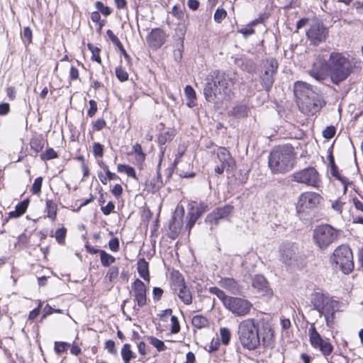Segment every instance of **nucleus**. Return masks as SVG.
Returning a JSON list of instances; mask_svg holds the SVG:
<instances>
[{
    "mask_svg": "<svg viewBox=\"0 0 363 363\" xmlns=\"http://www.w3.org/2000/svg\"><path fill=\"white\" fill-rule=\"evenodd\" d=\"M295 155L291 145L274 147L268 158L269 167L274 174H284L294 166Z\"/></svg>",
    "mask_w": 363,
    "mask_h": 363,
    "instance_id": "obj_1",
    "label": "nucleus"
},
{
    "mask_svg": "<svg viewBox=\"0 0 363 363\" xmlns=\"http://www.w3.org/2000/svg\"><path fill=\"white\" fill-rule=\"evenodd\" d=\"M238 335L242 347L250 350L261 344L259 330L253 318L244 320L239 324Z\"/></svg>",
    "mask_w": 363,
    "mask_h": 363,
    "instance_id": "obj_2",
    "label": "nucleus"
},
{
    "mask_svg": "<svg viewBox=\"0 0 363 363\" xmlns=\"http://www.w3.org/2000/svg\"><path fill=\"white\" fill-rule=\"evenodd\" d=\"M332 82L335 84L345 80L351 72L350 61L340 53L332 52L327 66Z\"/></svg>",
    "mask_w": 363,
    "mask_h": 363,
    "instance_id": "obj_3",
    "label": "nucleus"
},
{
    "mask_svg": "<svg viewBox=\"0 0 363 363\" xmlns=\"http://www.w3.org/2000/svg\"><path fill=\"white\" fill-rule=\"evenodd\" d=\"M341 233L340 229L330 224H320L313 230V241L317 247L325 250L338 240Z\"/></svg>",
    "mask_w": 363,
    "mask_h": 363,
    "instance_id": "obj_4",
    "label": "nucleus"
},
{
    "mask_svg": "<svg viewBox=\"0 0 363 363\" xmlns=\"http://www.w3.org/2000/svg\"><path fill=\"white\" fill-rule=\"evenodd\" d=\"M330 260L338 266L345 274H349L354 269L353 254L348 245L337 246L333 251Z\"/></svg>",
    "mask_w": 363,
    "mask_h": 363,
    "instance_id": "obj_5",
    "label": "nucleus"
},
{
    "mask_svg": "<svg viewBox=\"0 0 363 363\" xmlns=\"http://www.w3.org/2000/svg\"><path fill=\"white\" fill-rule=\"evenodd\" d=\"M209 79L213 80L216 84L218 89L217 92L220 94L222 100L230 98L234 82L228 74L223 71L215 70L207 77L206 81H209Z\"/></svg>",
    "mask_w": 363,
    "mask_h": 363,
    "instance_id": "obj_6",
    "label": "nucleus"
},
{
    "mask_svg": "<svg viewBox=\"0 0 363 363\" xmlns=\"http://www.w3.org/2000/svg\"><path fill=\"white\" fill-rule=\"evenodd\" d=\"M279 63L275 58L269 57L262 61V71L259 74L260 82L264 90L269 92L274 82V76L277 72Z\"/></svg>",
    "mask_w": 363,
    "mask_h": 363,
    "instance_id": "obj_7",
    "label": "nucleus"
},
{
    "mask_svg": "<svg viewBox=\"0 0 363 363\" xmlns=\"http://www.w3.org/2000/svg\"><path fill=\"white\" fill-rule=\"evenodd\" d=\"M291 180L315 188H318L321 182L319 173L313 167L294 172L291 176Z\"/></svg>",
    "mask_w": 363,
    "mask_h": 363,
    "instance_id": "obj_8",
    "label": "nucleus"
},
{
    "mask_svg": "<svg viewBox=\"0 0 363 363\" xmlns=\"http://www.w3.org/2000/svg\"><path fill=\"white\" fill-rule=\"evenodd\" d=\"M321 196L315 192L306 191L301 194L296 206L298 213H308L317 208L321 201Z\"/></svg>",
    "mask_w": 363,
    "mask_h": 363,
    "instance_id": "obj_9",
    "label": "nucleus"
},
{
    "mask_svg": "<svg viewBox=\"0 0 363 363\" xmlns=\"http://www.w3.org/2000/svg\"><path fill=\"white\" fill-rule=\"evenodd\" d=\"M225 303V308L235 317H245L249 315L253 308V305L250 301L240 297L230 296Z\"/></svg>",
    "mask_w": 363,
    "mask_h": 363,
    "instance_id": "obj_10",
    "label": "nucleus"
},
{
    "mask_svg": "<svg viewBox=\"0 0 363 363\" xmlns=\"http://www.w3.org/2000/svg\"><path fill=\"white\" fill-rule=\"evenodd\" d=\"M299 110L304 114L313 115L318 112L324 105V101L320 95L314 93L311 96L307 97L301 101H297Z\"/></svg>",
    "mask_w": 363,
    "mask_h": 363,
    "instance_id": "obj_11",
    "label": "nucleus"
},
{
    "mask_svg": "<svg viewBox=\"0 0 363 363\" xmlns=\"http://www.w3.org/2000/svg\"><path fill=\"white\" fill-rule=\"evenodd\" d=\"M310 343L315 349H318L323 356L330 355L333 351V346L328 340H323L314 325L308 330Z\"/></svg>",
    "mask_w": 363,
    "mask_h": 363,
    "instance_id": "obj_12",
    "label": "nucleus"
},
{
    "mask_svg": "<svg viewBox=\"0 0 363 363\" xmlns=\"http://www.w3.org/2000/svg\"><path fill=\"white\" fill-rule=\"evenodd\" d=\"M306 35L311 44L316 45L325 40L328 36V30L322 22H315L307 30Z\"/></svg>",
    "mask_w": 363,
    "mask_h": 363,
    "instance_id": "obj_13",
    "label": "nucleus"
},
{
    "mask_svg": "<svg viewBox=\"0 0 363 363\" xmlns=\"http://www.w3.org/2000/svg\"><path fill=\"white\" fill-rule=\"evenodd\" d=\"M233 210V206L229 204L216 208L206 216L205 222L210 224L211 229H212L213 225H217L220 220L228 219Z\"/></svg>",
    "mask_w": 363,
    "mask_h": 363,
    "instance_id": "obj_14",
    "label": "nucleus"
},
{
    "mask_svg": "<svg viewBox=\"0 0 363 363\" xmlns=\"http://www.w3.org/2000/svg\"><path fill=\"white\" fill-rule=\"evenodd\" d=\"M132 290L135 301L137 303L139 308H142L147 304V289L145 284L140 280L136 279L132 284Z\"/></svg>",
    "mask_w": 363,
    "mask_h": 363,
    "instance_id": "obj_15",
    "label": "nucleus"
},
{
    "mask_svg": "<svg viewBox=\"0 0 363 363\" xmlns=\"http://www.w3.org/2000/svg\"><path fill=\"white\" fill-rule=\"evenodd\" d=\"M167 35L161 28H154L147 37V43L150 47L158 49L166 42Z\"/></svg>",
    "mask_w": 363,
    "mask_h": 363,
    "instance_id": "obj_16",
    "label": "nucleus"
},
{
    "mask_svg": "<svg viewBox=\"0 0 363 363\" xmlns=\"http://www.w3.org/2000/svg\"><path fill=\"white\" fill-rule=\"evenodd\" d=\"M337 304L335 301L332 300L330 298L324 303V305L320 308L318 312L319 315H323L326 322V325L328 327H331L333 323L335 307Z\"/></svg>",
    "mask_w": 363,
    "mask_h": 363,
    "instance_id": "obj_17",
    "label": "nucleus"
},
{
    "mask_svg": "<svg viewBox=\"0 0 363 363\" xmlns=\"http://www.w3.org/2000/svg\"><path fill=\"white\" fill-rule=\"evenodd\" d=\"M294 93L297 101L311 96V94L314 95L315 91L313 90L311 84L298 81L294 84Z\"/></svg>",
    "mask_w": 363,
    "mask_h": 363,
    "instance_id": "obj_18",
    "label": "nucleus"
},
{
    "mask_svg": "<svg viewBox=\"0 0 363 363\" xmlns=\"http://www.w3.org/2000/svg\"><path fill=\"white\" fill-rule=\"evenodd\" d=\"M280 259L286 264L289 265L297 261L298 249L293 245H286L280 250Z\"/></svg>",
    "mask_w": 363,
    "mask_h": 363,
    "instance_id": "obj_19",
    "label": "nucleus"
},
{
    "mask_svg": "<svg viewBox=\"0 0 363 363\" xmlns=\"http://www.w3.org/2000/svg\"><path fill=\"white\" fill-rule=\"evenodd\" d=\"M328 61L326 59L323 60L319 59L318 61L313 63V68L308 72L309 74L318 82H321L325 79V72L328 71Z\"/></svg>",
    "mask_w": 363,
    "mask_h": 363,
    "instance_id": "obj_20",
    "label": "nucleus"
},
{
    "mask_svg": "<svg viewBox=\"0 0 363 363\" xmlns=\"http://www.w3.org/2000/svg\"><path fill=\"white\" fill-rule=\"evenodd\" d=\"M217 91L218 89L213 80L209 79V81H207L203 89V94L206 101L217 102L219 100H222L220 94H218Z\"/></svg>",
    "mask_w": 363,
    "mask_h": 363,
    "instance_id": "obj_21",
    "label": "nucleus"
},
{
    "mask_svg": "<svg viewBox=\"0 0 363 363\" xmlns=\"http://www.w3.org/2000/svg\"><path fill=\"white\" fill-rule=\"evenodd\" d=\"M252 286L254 289H257V292L262 295L269 296L272 294L268 281L263 275H255L252 279Z\"/></svg>",
    "mask_w": 363,
    "mask_h": 363,
    "instance_id": "obj_22",
    "label": "nucleus"
},
{
    "mask_svg": "<svg viewBox=\"0 0 363 363\" xmlns=\"http://www.w3.org/2000/svg\"><path fill=\"white\" fill-rule=\"evenodd\" d=\"M205 211V208L203 206L194 207L192 206L189 213H188V218L189 220L186 225V228L188 229L189 233L190 232L191 229L194 225L196 220L201 217L202 213Z\"/></svg>",
    "mask_w": 363,
    "mask_h": 363,
    "instance_id": "obj_23",
    "label": "nucleus"
},
{
    "mask_svg": "<svg viewBox=\"0 0 363 363\" xmlns=\"http://www.w3.org/2000/svg\"><path fill=\"white\" fill-rule=\"evenodd\" d=\"M261 344L264 346H269L272 342L274 337L273 330L269 325H264L262 330H259Z\"/></svg>",
    "mask_w": 363,
    "mask_h": 363,
    "instance_id": "obj_24",
    "label": "nucleus"
},
{
    "mask_svg": "<svg viewBox=\"0 0 363 363\" xmlns=\"http://www.w3.org/2000/svg\"><path fill=\"white\" fill-rule=\"evenodd\" d=\"M220 283L223 288L232 294H238L241 292V288L234 279L225 278L221 280Z\"/></svg>",
    "mask_w": 363,
    "mask_h": 363,
    "instance_id": "obj_25",
    "label": "nucleus"
},
{
    "mask_svg": "<svg viewBox=\"0 0 363 363\" xmlns=\"http://www.w3.org/2000/svg\"><path fill=\"white\" fill-rule=\"evenodd\" d=\"M174 291L185 305H190L192 303V294L186 285Z\"/></svg>",
    "mask_w": 363,
    "mask_h": 363,
    "instance_id": "obj_26",
    "label": "nucleus"
},
{
    "mask_svg": "<svg viewBox=\"0 0 363 363\" xmlns=\"http://www.w3.org/2000/svg\"><path fill=\"white\" fill-rule=\"evenodd\" d=\"M329 298V297L325 296L323 294L315 292L312 294L311 300L313 308L318 311Z\"/></svg>",
    "mask_w": 363,
    "mask_h": 363,
    "instance_id": "obj_27",
    "label": "nucleus"
},
{
    "mask_svg": "<svg viewBox=\"0 0 363 363\" xmlns=\"http://www.w3.org/2000/svg\"><path fill=\"white\" fill-rule=\"evenodd\" d=\"M145 186L147 190L150 191L155 192L160 190L163 186L161 175L159 173H157V177L151 180L147 181L145 183Z\"/></svg>",
    "mask_w": 363,
    "mask_h": 363,
    "instance_id": "obj_28",
    "label": "nucleus"
},
{
    "mask_svg": "<svg viewBox=\"0 0 363 363\" xmlns=\"http://www.w3.org/2000/svg\"><path fill=\"white\" fill-rule=\"evenodd\" d=\"M138 272L140 276L145 281H150L148 262L145 259H140L137 264Z\"/></svg>",
    "mask_w": 363,
    "mask_h": 363,
    "instance_id": "obj_29",
    "label": "nucleus"
},
{
    "mask_svg": "<svg viewBox=\"0 0 363 363\" xmlns=\"http://www.w3.org/2000/svg\"><path fill=\"white\" fill-rule=\"evenodd\" d=\"M28 203V199H25L22 202L19 203L18 205H16L15 211H11L9 213V217L18 218L22 216L26 211Z\"/></svg>",
    "mask_w": 363,
    "mask_h": 363,
    "instance_id": "obj_30",
    "label": "nucleus"
},
{
    "mask_svg": "<svg viewBox=\"0 0 363 363\" xmlns=\"http://www.w3.org/2000/svg\"><path fill=\"white\" fill-rule=\"evenodd\" d=\"M217 155L220 161L223 163V164H228V167H230L233 159L230 157L229 151L226 148L220 147L218 149Z\"/></svg>",
    "mask_w": 363,
    "mask_h": 363,
    "instance_id": "obj_31",
    "label": "nucleus"
},
{
    "mask_svg": "<svg viewBox=\"0 0 363 363\" xmlns=\"http://www.w3.org/2000/svg\"><path fill=\"white\" fill-rule=\"evenodd\" d=\"M121 357L124 363H130L132 359L136 357L135 354L130 350V345L125 344L121 350Z\"/></svg>",
    "mask_w": 363,
    "mask_h": 363,
    "instance_id": "obj_32",
    "label": "nucleus"
},
{
    "mask_svg": "<svg viewBox=\"0 0 363 363\" xmlns=\"http://www.w3.org/2000/svg\"><path fill=\"white\" fill-rule=\"evenodd\" d=\"M46 209H47V216L50 218L52 220H55L57 216V206L55 201L52 200H47L46 201Z\"/></svg>",
    "mask_w": 363,
    "mask_h": 363,
    "instance_id": "obj_33",
    "label": "nucleus"
},
{
    "mask_svg": "<svg viewBox=\"0 0 363 363\" xmlns=\"http://www.w3.org/2000/svg\"><path fill=\"white\" fill-rule=\"evenodd\" d=\"M186 285L184 277L177 272L172 277V289L174 291Z\"/></svg>",
    "mask_w": 363,
    "mask_h": 363,
    "instance_id": "obj_34",
    "label": "nucleus"
},
{
    "mask_svg": "<svg viewBox=\"0 0 363 363\" xmlns=\"http://www.w3.org/2000/svg\"><path fill=\"white\" fill-rule=\"evenodd\" d=\"M191 323L194 327L201 329L208 325V320L206 318L201 315H196L193 317Z\"/></svg>",
    "mask_w": 363,
    "mask_h": 363,
    "instance_id": "obj_35",
    "label": "nucleus"
},
{
    "mask_svg": "<svg viewBox=\"0 0 363 363\" xmlns=\"http://www.w3.org/2000/svg\"><path fill=\"white\" fill-rule=\"evenodd\" d=\"M208 291L211 294H215L222 301L224 306L226 305L225 302L230 298V296H227L224 291L216 286L210 287Z\"/></svg>",
    "mask_w": 363,
    "mask_h": 363,
    "instance_id": "obj_36",
    "label": "nucleus"
},
{
    "mask_svg": "<svg viewBox=\"0 0 363 363\" xmlns=\"http://www.w3.org/2000/svg\"><path fill=\"white\" fill-rule=\"evenodd\" d=\"M99 254L101 264L104 267H108L111 264L116 261V259L113 256L108 254L104 250L99 251Z\"/></svg>",
    "mask_w": 363,
    "mask_h": 363,
    "instance_id": "obj_37",
    "label": "nucleus"
},
{
    "mask_svg": "<svg viewBox=\"0 0 363 363\" xmlns=\"http://www.w3.org/2000/svg\"><path fill=\"white\" fill-rule=\"evenodd\" d=\"M45 145V140L43 138H35L30 141V147L36 152H40Z\"/></svg>",
    "mask_w": 363,
    "mask_h": 363,
    "instance_id": "obj_38",
    "label": "nucleus"
},
{
    "mask_svg": "<svg viewBox=\"0 0 363 363\" xmlns=\"http://www.w3.org/2000/svg\"><path fill=\"white\" fill-rule=\"evenodd\" d=\"M333 145H331L328 149V160H329V166L330 167V173L332 176H335V174H337L338 168L337 165L335 164V160L333 155V151H332Z\"/></svg>",
    "mask_w": 363,
    "mask_h": 363,
    "instance_id": "obj_39",
    "label": "nucleus"
},
{
    "mask_svg": "<svg viewBox=\"0 0 363 363\" xmlns=\"http://www.w3.org/2000/svg\"><path fill=\"white\" fill-rule=\"evenodd\" d=\"M148 340H149V342L152 346H154L159 352H162V351L166 350L167 347L165 346L164 343L162 340L157 339V337H153V336H150L148 337Z\"/></svg>",
    "mask_w": 363,
    "mask_h": 363,
    "instance_id": "obj_40",
    "label": "nucleus"
},
{
    "mask_svg": "<svg viewBox=\"0 0 363 363\" xmlns=\"http://www.w3.org/2000/svg\"><path fill=\"white\" fill-rule=\"evenodd\" d=\"M95 6L97 9V11L105 16H108L112 13V9L110 7L105 6L103 2L100 1H98L95 3Z\"/></svg>",
    "mask_w": 363,
    "mask_h": 363,
    "instance_id": "obj_41",
    "label": "nucleus"
},
{
    "mask_svg": "<svg viewBox=\"0 0 363 363\" xmlns=\"http://www.w3.org/2000/svg\"><path fill=\"white\" fill-rule=\"evenodd\" d=\"M220 335L222 343L225 345H228L231 337L230 330L226 328H221L220 330Z\"/></svg>",
    "mask_w": 363,
    "mask_h": 363,
    "instance_id": "obj_42",
    "label": "nucleus"
},
{
    "mask_svg": "<svg viewBox=\"0 0 363 363\" xmlns=\"http://www.w3.org/2000/svg\"><path fill=\"white\" fill-rule=\"evenodd\" d=\"M87 47H88L89 50L91 52V54H92L91 59L97 62L98 63L101 64V57L99 55L100 49L99 48H97V47L94 46L91 43H89L87 45Z\"/></svg>",
    "mask_w": 363,
    "mask_h": 363,
    "instance_id": "obj_43",
    "label": "nucleus"
},
{
    "mask_svg": "<svg viewBox=\"0 0 363 363\" xmlns=\"http://www.w3.org/2000/svg\"><path fill=\"white\" fill-rule=\"evenodd\" d=\"M134 152L135 153V159L138 162H142L145 160V155L142 151L141 145L138 143H136L133 147Z\"/></svg>",
    "mask_w": 363,
    "mask_h": 363,
    "instance_id": "obj_44",
    "label": "nucleus"
},
{
    "mask_svg": "<svg viewBox=\"0 0 363 363\" xmlns=\"http://www.w3.org/2000/svg\"><path fill=\"white\" fill-rule=\"evenodd\" d=\"M118 273L119 269L117 267H111L106 273V279H108V281L111 282L118 277Z\"/></svg>",
    "mask_w": 363,
    "mask_h": 363,
    "instance_id": "obj_45",
    "label": "nucleus"
},
{
    "mask_svg": "<svg viewBox=\"0 0 363 363\" xmlns=\"http://www.w3.org/2000/svg\"><path fill=\"white\" fill-rule=\"evenodd\" d=\"M42 183L43 177H38L35 179L31 188V191L33 192V194H39L40 193Z\"/></svg>",
    "mask_w": 363,
    "mask_h": 363,
    "instance_id": "obj_46",
    "label": "nucleus"
},
{
    "mask_svg": "<svg viewBox=\"0 0 363 363\" xmlns=\"http://www.w3.org/2000/svg\"><path fill=\"white\" fill-rule=\"evenodd\" d=\"M226 16H227L226 11L223 9L218 8L215 11V13L213 16L214 21L216 23H220L226 17Z\"/></svg>",
    "mask_w": 363,
    "mask_h": 363,
    "instance_id": "obj_47",
    "label": "nucleus"
},
{
    "mask_svg": "<svg viewBox=\"0 0 363 363\" xmlns=\"http://www.w3.org/2000/svg\"><path fill=\"white\" fill-rule=\"evenodd\" d=\"M180 222L177 221L175 217H173L169 225V228L172 233H174V235H177L180 230Z\"/></svg>",
    "mask_w": 363,
    "mask_h": 363,
    "instance_id": "obj_48",
    "label": "nucleus"
},
{
    "mask_svg": "<svg viewBox=\"0 0 363 363\" xmlns=\"http://www.w3.org/2000/svg\"><path fill=\"white\" fill-rule=\"evenodd\" d=\"M116 76L121 82H125L128 79V72L121 67L116 68Z\"/></svg>",
    "mask_w": 363,
    "mask_h": 363,
    "instance_id": "obj_49",
    "label": "nucleus"
},
{
    "mask_svg": "<svg viewBox=\"0 0 363 363\" xmlns=\"http://www.w3.org/2000/svg\"><path fill=\"white\" fill-rule=\"evenodd\" d=\"M231 113L233 115L238 118L245 117L247 115L246 107L244 106H236L233 108Z\"/></svg>",
    "mask_w": 363,
    "mask_h": 363,
    "instance_id": "obj_50",
    "label": "nucleus"
},
{
    "mask_svg": "<svg viewBox=\"0 0 363 363\" xmlns=\"http://www.w3.org/2000/svg\"><path fill=\"white\" fill-rule=\"evenodd\" d=\"M57 157V152L52 149H48L44 153L41 154L40 158L43 160H49Z\"/></svg>",
    "mask_w": 363,
    "mask_h": 363,
    "instance_id": "obj_51",
    "label": "nucleus"
},
{
    "mask_svg": "<svg viewBox=\"0 0 363 363\" xmlns=\"http://www.w3.org/2000/svg\"><path fill=\"white\" fill-rule=\"evenodd\" d=\"M68 347H69V344L65 342H55V351L57 354L65 352Z\"/></svg>",
    "mask_w": 363,
    "mask_h": 363,
    "instance_id": "obj_52",
    "label": "nucleus"
},
{
    "mask_svg": "<svg viewBox=\"0 0 363 363\" xmlns=\"http://www.w3.org/2000/svg\"><path fill=\"white\" fill-rule=\"evenodd\" d=\"M66 237V229L65 228H59L55 231V238L59 244L65 242Z\"/></svg>",
    "mask_w": 363,
    "mask_h": 363,
    "instance_id": "obj_53",
    "label": "nucleus"
},
{
    "mask_svg": "<svg viewBox=\"0 0 363 363\" xmlns=\"http://www.w3.org/2000/svg\"><path fill=\"white\" fill-rule=\"evenodd\" d=\"M336 129L333 125L328 126L323 131V136L325 138L330 139L334 137Z\"/></svg>",
    "mask_w": 363,
    "mask_h": 363,
    "instance_id": "obj_54",
    "label": "nucleus"
},
{
    "mask_svg": "<svg viewBox=\"0 0 363 363\" xmlns=\"http://www.w3.org/2000/svg\"><path fill=\"white\" fill-rule=\"evenodd\" d=\"M93 152L96 157H101L104 154V146L99 143H94L93 145Z\"/></svg>",
    "mask_w": 363,
    "mask_h": 363,
    "instance_id": "obj_55",
    "label": "nucleus"
},
{
    "mask_svg": "<svg viewBox=\"0 0 363 363\" xmlns=\"http://www.w3.org/2000/svg\"><path fill=\"white\" fill-rule=\"evenodd\" d=\"M171 323H172V328H171V333L172 334H177L180 331V325L178 320V318L172 315L171 317Z\"/></svg>",
    "mask_w": 363,
    "mask_h": 363,
    "instance_id": "obj_56",
    "label": "nucleus"
},
{
    "mask_svg": "<svg viewBox=\"0 0 363 363\" xmlns=\"http://www.w3.org/2000/svg\"><path fill=\"white\" fill-rule=\"evenodd\" d=\"M241 67L244 70H246L248 72H255V65L251 60H245L242 62Z\"/></svg>",
    "mask_w": 363,
    "mask_h": 363,
    "instance_id": "obj_57",
    "label": "nucleus"
},
{
    "mask_svg": "<svg viewBox=\"0 0 363 363\" xmlns=\"http://www.w3.org/2000/svg\"><path fill=\"white\" fill-rule=\"evenodd\" d=\"M105 349L108 350V352L113 355H116L117 354V350L115 347V342L111 340H107L105 343Z\"/></svg>",
    "mask_w": 363,
    "mask_h": 363,
    "instance_id": "obj_58",
    "label": "nucleus"
},
{
    "mask_svg": "<svg viewBox=\"0 0 363 363\" xmlns=\"http://www.w3.org/2000/svg\"><path fill=\"white\" fill-rule=\"evenodd\" d=\"M106 34L108 36L111 42L118 48L122 45V43L119 39L114 35L111 30H108Z\"/></svg>",
    "mask_w": 363,
    "mask_h": 363,
    "instance_id": "obj_59",
    "label": "nucleus"
},
{
    "mask_svg": "<svg viewBox=\"0 0 363 363\" xmlns=\"http://www.w3.org/2000/svg\"><path fill=\"white\" fill-rule=\"evenodd\" d=\"M89 108L87 111V115L89 117H93L97 111V104L94 100H90L89 101Z\"/></svg>",
    "mask_w": 363,
    "mask_h": 363,
    "instance_id": "obj_60",
    "label": "nucleus"
},
{
    "mask_svg": "<svg viewBox=\"0 0 363 363\" xmlns=\"http://www.w3.org/2000/svg\"><path fill=\"white\" fill-rule=\"evenodd\" d=\"M115 209V205L112 201H109L106 206H102L101 208V211L104 215H109L111 212H113Z\"/></svg>",
    "mask_w": 363,
    "mask_h": 363,
    "instance_id": "obj_61",
    "label": "nucleus"
},
{
    "mask_svg": "<svg viewBox=\"0 0 363 363\" xmlns=\"http://www.w3.org/2000/svg\"><path fill=\"white\" fill-rule=\"evenodd\" d=\"M109 249L113 252H117L119 250V240L117 238H114L108 242Z\"/></svg>",
    "mask_w": 363,
    "mask_h": 363,
    "instance_id": "obj_62",
    "label": "nucleus"
},
{
    "mask_svg": "<svg viewBox=\"0 0 363 363\" xmlns=\"http://www.w3.org/2000/svg\"><path fill=\"white\" fill-rule=\"evenodd\" d=\"M33 33L29 27H25L23 31L22 38L27 40L28 43H32Z\"/></svg>",
    "mask_w": 363,
    "mask_h": 363,
    "instance_id": "obj_63",
    "label": "nucleus"
},
{
    "mask_svg": "<svg viewBox=\"0 0 363 363\" xmlns=\"http://www.w3.org/2000/svg\"><path fill=\"white\" fill-rule=\"evenodd\" d=\"M185 94L189 99H196V93L194 89L190 86L187 85L184 89Z\"/></svg>",
    "mask_w": 363,
    "mask_h": 363,
    "instance_id": "obj_64",
    "label": "nucleus"
}]
</instances>
